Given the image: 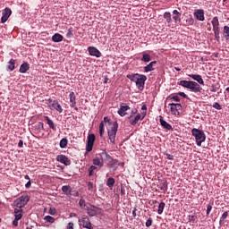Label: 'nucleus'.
Returning <instances> with one entry per match:
<instances>
[{
  "instance_id": "nucleus-1",
  "label": "nucleus",
  "mask_w": 229,
  "mask_h": 229,
  "mask_svg": "<svg viewBox=\"0 0 229 229\" xmlns=\"http://www.w3.org/2000/svg\"><path fill=\"white\" fill-rule=\"evenodd\" d=\"M105 126H106L107 135L109 137V140L112 144H115V137L117 135V130L119 128V124L117 122H113L109 120L107 116L104 117V120L99 124V135L103 137L105 134Z\"/></svg>"
},
{
  "instance_id": "nucleus-2",
  "label": "nucleus",
  "mask_w": 229,
  "mask_h": 229,
  "mask_svg": "<svg viewBox=\"0 0 229 229\" xmlns=\"http://www.w3.org/2000/svg\"><path fill=\"white\" fill-rule=\"evenodd\" d=\"M127 78L131 81H133V83L136 84L137 89H139L140 91L144 90L146 81L148 80V77L146 75L132 73V74H128Z\"/></svg>"
},
{
  "instance_id": "nucleus-3",
  "label": "nucleus",
  "mask_w": 229,
  "mask_h": 229,
  "mask_svg": "<svg viewBox=\"0 0 229 229\" xmlns=\"http://www.w3.org/2000/svg\"><path fill=\"white\" fill-rule=\"evenodd\" d=\"M191 134L193 137H195L196 144L199 147H201V144H203V142L207 140V136L205 135V132L202 130L193 128L191 130Z\"/></svg>"
},
{
  "instance_id": "nucleus-4",
  "label": "nucleus",
  "mask_w": 229,
  "mask_h": 229,
  "mask_svg": "<svg viewBox=\"0 0 229 229\" xmlns=\"http://www.w3.org/2000/svg\"><path fill=\"white\" fill-rule=\"evenodd\" d=\"M112 157L106 153V151H102L99 154V157H97L93 159V165L98 167H103L105 160H110Z\"/></svg>"
},
{
  "instance_id": "nucleus-5",
  "label": "nucleus",
  "mask_w": 229,
  "mask_h": 229,
  "mask_svg": "<svg viewBox=\"0 0 229 229\" xmlns=\"http://www.w3.org/2000/svg\"><path fill=\"white\" fill-rule=\"evenodd\" d=\"M29 201H30V196L21 195L20 198L15 199L14 205L15 207H17V208L22 209L23 207H26V205H28Z\"/></svg>"
},
{
  "instance_id": "nucleus-6",
  "label": "nucleus",
  "mask_w": 229,
  "mask_h": 229,
  "mask_svg": "<svg viewBox=\"0 0 229 229\" xmlns=\"http://www.w3.org/2000/svg\"><path fill=\"white\" fill-rule=\"evenodd\" d=\"M79 225L80 226H82V228L92 229V224L87 216H83L81 218H79Z\"/></svg>"
},
{
  "instance_id": "nucleus-7",
  "label": "nucleus",
  "mask_w": 229,
  "mask_h": 229,
  "mask_svg": "<svg viewBox=\"0 0 229 229\" xmlns=\"http://www.w3.org/2000/svg\"><path fill=\"white\" fill-rule=\"evenodd\" d=\"M22 209L14 208V220L13 221V226H19V221L22 219Z\"/></svg>"
},
{
  "instance_id": "nucleus-8",
  "label": "nucleus",
  "mask_w": 229,
  "mask_h": 229,
  "mask_svg": "<svg viewBox=\"0 0 229 229\" xmlns=\"http://www.w3.org/2000/svg\"><path fill=\"white\" fill-rule=\"evenodd\" d=\"M95 140H96V135L89 134L88 136L87 146H86V151H88V153H90V151H92V148H94Z\"/></svg>"
},
{
  "instance_id": "nucleus-9",
  "label": "nucleus",
  "mask_w": 229,
  "mask_h": 229,
  "mask_svg": "<svg viewBox=\"0 0 229 229\" xmlns=\"http://www.w3.org/2000/svg\"><path fill=\"white\" fill-rule=\"evenodd\" d=\"M188 89L191 90V92H201V90H203V89L201 88V86H199V84H198V82L192 81H190Z\"/></svg>"
},
{
  "instance_id": "nucleus-10",
  "label": "nucleus",
  "mask_w": 229,
  "mask_h": 229,
  "mask_svg": "<svg viewBox=\"0 0 229 229\" xmlns=\"http://www.w3.org/2000/svg\"><path fill=\"white\" fill-rule=\"evenodd\" d=\"M86 210L90 217H94V216H97V214L99 212V208L92 205L87 206Z\"/></svg>"
},
{
  "instance_id": "nucleus-11",
  "label": "nucleus",
  "mask_w": 229,
  "mask_h": 229,
  "mask_svg": "<svg viewBox=\"0 0 229 229\" xmlns=\"http://www.w3.org/2000/svg\"><path fill=\"white\" fill-rule=\"evenodd\" d=\"M170 110L173 114V115H180V110H182V105L181 104H169Z\"/></svg>"
},
{
  "instance_id": "nucleus-12",
  "label": "nucleus",
  "mask_w": 229,
  "mask_h": 229,
  "mask_svg": "<svg viewBox=\"0 0 229 229\" xmlns=\"http://www.w3.org/2000/svg\"><path fill=\"white\" fill-rule=\"evenodd\" d=\"M10 15H12V9L5 8L2 13L1 22L4 24V22L10 19Z\"/></svg>"
},
{
  "instance_id": "nucleus-13",
  "label": "nucleus",
  "mask_w": 229,
  "mask_h": 229,
  "mask_svg": "<svg viewBox=\"0 0 229 229\" xmlns=\"http://www.w3.org/2000/svg\"><path fill=\"white\" fill-rule=\"evenodd\" d=\"M88 51L90 56H95L96 58H101V52L96 48V47H89Z\"/></svg>"
},
{
  "instance_id": "nucleus-14",
  "label": "nucleus",
  "mask_w": 229,
  "mask_h": 229,
  "mask_svg": "<svg viewBox=\"0 0 229 229\" xmlns=\"http://www.w3.org/2000/svg\"><path fill=\"white\" fill-rule=\"evenodd\" d=\"M194 17L197 19V21H200L203 22L205 21V11L202 9H198L193 13Z\"/></svg>"
},
{
  "instance_id": "nucleus-15",
  "label": "nucleus",
  "mask_w": 229,
  "mask_h": 229,
  "mask_svg": "<svg viewBox=\"0 0 229 229\" xmlns=\"http://www.w3.org/2000/svg\"><path fill=\"white\" fill-rule=\"evenodd\" d=\"M56 160L64 165H71V160H69V157H65L64 155H58L56 157Z\"/></svg>"
},
{
  "instance_id": "nucleus-16",
  "label": "nucleus",
  "mask_w": 229,
  "mask_h": 229,
  "mask_svg": "<svg viewBox=\"0 0 229 229\" xmlns=\"http://www.w3.org/2000/svg\"><path fill=\"white\" fill-rule=\"evenodd\" d=\"M146 117V112H143L142 114H138L134 119H131L130 120V124H131V126H135V124H137V123H139V121H140V119H144Z\"/></svg>"
},
{
  "instance_id": "nucleus-17",
  "label": "nucleus",
  "mask_w": 229,
  "mask_h": 229,
  "mask_svg": "<svg viewBox=\"0 0 229 229\" xmlns=\"http://www.w3.org/2000/svg\"><path fill=\"white\" fill-rule=\"evenodd\" d=\"M130 110V106L126 104H122L120 106V108L118 109V114H120L121 117H124L126 115V112Z\"/></svg>"
},
{
  "instance_id": "nucleus-18",
  "label": "nucleus",
  "mask_w": 229,
  "mask_h": 229,
  "mask_svg": "<svg viewBox=\"0 0 229 229\" xmlns=\"http://www.w3.org/2000/svg\"><path fill=\"white\" fill-rule=\"evenodd\" d=\"M190 78L197 81L199 85H205V81H203V78L199 74H188Z\"/></svg>"
},
{
  "instance_id": "nucleus-19",
  "label": "nucleus",
  "mask_w": 229,
  "mask_h": 229,
  "mask_svg": "<svg viewBox=\"0 0 229 229\" xmlns=\"http://www.w3.org/2000/svg\"><path fill=\"white\" fill-rule=\"evenodd\" d=\"M69 98L71 103L70 106H72V108H74L75 110H78V107H76V95L74 94V91L70 92Z\"/></svg>"
},
{
  "instance_id": "nucleus-20",
  "label": "nucleus",
  "mask_w": 229,
  "mask_h": 229,
  "mask_svg": "<svg viewBox=\"0 0 229 229\" xmlns=\"http://www.w3.org/2000/svg\"><path fill=\"white\" fill-rule=\"evenodd\" d=\"M211 24L213 26V31L214 33L217 34V30H219V19L217 18V16H215L212 21H211Z\"/></svg>"
},
{
  "instance_id": "nucleus-21",
  "label": "nucleus",
  "mask_w": 229,
  "mask_h": 229,
  "mask_svg": "<svg viewBox=\"0 0 229 229\" xmlns=\"http://www.w3.org/2000/svg\"><path fill=\"white\" fill-rule=\"evenodd\" d=\"M49 103H52V106L55 108V110H56L57 112H59V114H62V112H64V109L62 108V106L60 105V103H58L57 100H48Z\"/></svg>"
},
{
  "instance_id": "nucleus-22",
  "label": "nucleus",
  "mask_w": 229,
  "mask_h": 229,
  "mask_svg": "<svg viewBox=\"0 0 229 229\" xmlns=\"http://www.w3.org/2000/svg\"><path fill=\"white\" fill-rule=\"evenodd\" d=\"M155 65H157V61L150 62L148 65L144 66V72H151V71H155Z\"/></svg>"
},
{
  "instance_id": "nucleus-23",
  "label": "nucleus",
  "mask_w": 229,
  "mask_h": 229,
  "mask_svg": "<svg viewBox=\"0 0 229 229\" xmlns=\"http://www.w3.org/2000/svg\"><path fill=\"white\" fill-rule=\"evenodd\" d=\"M159 117H160L159 123H160L161 126L163 128H165V130H168V131L173 130V126L171 124H169V123L165 122V120H164V118L162 116H159Z\"/></svg>"
},
{
  "instance_id": "nucleus-24",
  "label": "nucleus",
  "mask_w": 229,
  "mask_h": 229,
  "mask_svg": "<svg viewBox=\"0 0 229 229\" xmlns=\"http://www.w3.org/2000/svg\"><path fill=\"white\" fill-rule=\"evenodd\" d=\"M72 190V188H71V186H69V185H64L62 187V191L67 196V198H71V191Z\"/></svg>"
},
{
  "instance_id": "nucleus-25",
  "label": "nucleus",
  "mask_w": 229,
  "mask_h": 229,
  "mask_svg": "<svg viewBox=\"0 0 229 229\" xmlns=\"http://www.w3.org/2000/svg\"><path fill=\"white\" fill-rule=\"evenodd\" d=\"M20 72L21 74L26 73L27 71H30V64L28 63H23L21 66H20Z\"/></svg>"
},
{
  "instance_id": "nucleus-26",
  "label": "nucleus",
  "mask_w": 229,
  "mask_h": 229,
  "mask_svg": "<svg viewBox=\"0 0 229 229\" xmlns=\"http://www.w3.org/2000/svg\"><path fill=\"white\" fill-rule=\"evenodd\" d=\"M45 119H46L47 124H48L49 128H51V130H53L54 131H56V126L55 125V123L53 122V120H50L48 118V116H45Z\"/></svg>"
},
{
  "instance_id": "nucleus-27",
  "label": "nucleus",
  "mask_w": 229,
  "mask_h": 229,
  "mask_svg": "<svg viewBox=\"0 0 229 229\" xmlns=\"http://www.w3.org/2000/svg\"><path fill=\"white\" fill-rule=\"evenodd\" d=\"M63 40L64 36H62L60 33H55L54 36H52L53 42H62Z\"/></svg>"
},
{
  "instance_id": "nucleus-28",
  "label": "nucleus",
  "mask_w": 229,
  "mask_h": 229,
  "mask_svg": "<svg viewBox=\"0 0 229 229\" xmlns=\"http://www.w3.org/2000/svg\"><path fill=\"white\" fill-rule=\"evenodd\" d=\"M173 19L174 21V22H180L182 20L180 19V12H178V10H174L173 11Z\"/></svg>"
},
{
  "instance_id": "nucleus-29",
  "label": "nucleus",
  "mask_w": 229,
  "mask_h": 229,
  "mask_svg": "<svg viewBox=\"0 0 229 229\" xmlns=\"http://www.w3.org/2000/svg\"><path fill=\"white\" fill-rule=\"evenodd\" d=\"M141 62L148 63L151 62V55L146 52L142 53Z\"/></svg>"
},
{
  "instance_id": "nucleus-30",
  "label": "nucleus",
  "mask_w": 229,
  "mask_h": 229,
  "mask_svg": "<svg viewBox=\"0 0 229 229\" xmlns=\"http://www.w3.org/2000/svg\"><path fill=\"white\" fill-rule=\"evenodd\" d=\"M106 185L109 189H114V185H115V179L109 177L106 181Z\"/></svg>"
},
{
  "instance_id": "nucleus-31",
  "label": "nucleus",
  "mask_w": 229,
  "mask_h": 229,
  "mask_svg": "<svg viewBox=\"0 0 229 229\" xmlns=\"http://www.w3.org/2000/svg\"><path fill=\"white\" fill-rule=\"evenodd\" d=\"M69 140H67V138H63L60 140L59 146L62 149H65V148H67V144H68Z\"/></svg>"
},
{
  "instance_id": "nucleus-32",
  "label": "nucleus",
  "mask_w": 229,
  "mask_h": 229,
  "mask_svg": "<svg viewBox=\"0 0 229 229\" xmlns=\"http://www.w3.org/2000/svg\"><path fill=\"white\" fill-rule=\"evenodd\" d=\"M8 64H8L9 71L11 72L13 71V69H15V60L11 59Z\"/></svg>"
},
{
  "instance_id": "nucleus-33",
  "label": "nucleus",
  "mask_w": 229,
  "mask_h": 229,
  "mask_svg": "<svg viewBox=\"0 0 229 229\" xmlns=\"http://www.w3.org/2000/svg\"><path fill=\"white\" fill-rule=\"evenodd\" d=\"M164 19H165V21H166V22H168V24H171V21H172V19H171V13L165 12L164 13Z\"/></svg>"
},
{
  "instance_id": "nucleus-34",
  "label": "nucleus",
  "mask_w": 229,
  "mask_h": 229,
  "mask_svg": "<svg viewBox=\"0 0 229 229\" xmlns=\"http://www.w3.org/2000/svg\"><path fill=\"white\" fill-rule=\"evenodd\" d=\"M165 208V203L164 202H161L159 205H158V210H157V214L162 215V213L164 212V208Z\"/></svg>"
},
{
  "instance_id": "nucleus-35",
  "label": "nucleus",
  "mask_w": 229,
  "mask_h": 229,
  "mask_svg": "<svg viewBox=\"0 0 229 229\" xmlns=\"http://www.w3.org/2000/svg\"><path fill=\"white\" fill-rule=\"evenodd\" d=\"M190 82L191 81H180L179 85H181V87H184V89H189Z\"/></svg>"
},
{
  "instance_id": "nucleus-36",
  "label": "nucleus",
  "mask_w": 229,
  "mask_h": 229,
  "mask_svg": "<svg viewBox=\"0 0 229 229\" xmlns=\"http://www.w3.org/2000/svg\"><path fill=\"white\" fill-rule=\"evenodd\" d=\"M224 37L225 38L226 40H229V27L228 26L224 27Z\"/></svg>"
},
{
  "instance_id": "nucleus-37",
  "label": "nucleus",
  "mask_w": 229,
  "mask_h": 229,
  "mask_svg": "<svg viewBox=\"0 0 229 229\" xmlns=\"http://www.w3.org/2000/svg\"><path fill=\"white\" fill-rule=\"evenodd\" d=\"M88 185V191H90V192H95L96 191V186H94V183L89 182L87 183Z\"/></svg>"
},
{
  "instance_id": "nucleus-38",
  "label": "nucleus",
  "mask_w": 229,
  "mask_h": 229,
  "mask_svg": "<svg viewBox=\"0 0 229 229\" xmlns=\"http://www.w3.org/2000/svg\"><path fill=\"white\" fill-rule=\"evenodd\" d=\"M79 205H80L81 208H82L83 210L87 209V204H85V199H80Z\"/></svg>"
},
{
  "instance_id": "nucleus-39",
  "label": "nucleus",
  "mask_w": 229,
  "mask_h": 229,
  "mask_svg": "<svg viewBox=\"0 0 229 229\" xmlns=\"http://www.w3.org/2000/svg\"><path fill=\"white\" fill-rule=\"evenodd\" d=\"M44 221H46V223H55V217L51 216H46L44 217Z\"/></svg>"
},
{
  "instance_id": "nucleus-40",
  "label": "nucleus",
  "mask_w": 229,
  "mask_h": 229,
  "mask_svg": "<svg viewBox=\"0 0 229 229\" xmlns=\"http://www.w3.org/2000/svg\"><path fill=\"white\" fill-rule=\"evenodd\" d=\"M97 167L95 165H91L89 168V176H92L94 171H96Z\"/></svg>"
},
{
  "instance_id": "nucleus-41",
  "label": "nucleus",
  "mask_w": 229,
  "mask_h": 229,
  "mask_svg": "<svg viewBox=\"0 0 229 229\" xmlns=\"http://www.w3.org/2000/svg\"><path fill=\"white\" fill-rule=\"evenodd\" d=\"M72 196L74 197V198H78V196H80V193L78 192V191H76V190H72L71 191V198H72Z\"/></svg>"
},
{
  "instance_id": "nucleus-42",
  "label": "nucleus",
  "mask_w": 229,
  "mask_h": 229,
  "mask_svg": "<svg viewBox=\"0 0 229 229\" xmlns=\"http://www.w3.org/2000/svg\"><path fill=\"white\" fill-rule=\"evenodd\" d=\"M226 217H228V212H224L223 215L220 217V223H223V221H225V219H226Z\"/></svg>"
},
{
  "instance_id": "nucleus-43",
  "label": "nucleus",
  "mask_w": 229,
  "mask_h": 229,
  "mask_svg": "<svg viewBox=\"0 0 229 229\" xmlns=\"http://www.w3.org/2000/svg\"><path fill=\"white\" fill-rule=\"evenodd\" d=\"M48 214H50V216H55L56 208H50L49 210H48Z\"/></svg>"
},
{
  "instance_id": "nucleus-44",
  "label": "nucleus",
  "mask_w": 229,
  "mask_h": 229,
  "mask_svg": "<svg viewBox=\"0 0 229 229\" xmlns=\"http://www.w3.org/2000/svg\"><path fill=\"white\" fill-rule=\"evenodd\" d=\"M36 128H38V130H39V131L44 130V123H42V122L38 123L36 125Z\"/></svg>"
},
{
  "instance_id": "nucleus-45",
  "label": "nucleus",
  "mask_w": 229,
  "mask_h": 229,
  "mask_svg": "<svg viewBox=\"0 0 229 229\" xmlns=\"http://www.w3.org/2000/svg\"><path fill=\"white\" fill-rule=\"evenodd\" d=\"M110 167H111V169H113V171H117L119 165L117 163H113V164H111Z\"/></svg>"
},
{
  "instance_id": "nucleus-46",
  "label": "nucleus",
  "mask_w": 229,
  "mask_h": 229,
  "mask_svg": "<svg viewBox=\"0 0 229 229\" xmlns=\"http://www.w3.org/2000/svg\"><path fill=\"white\" fill-rule=\"evenodd\" d=\"M213 108H215L216 110H221V105L217 102L213 104Z\"/></svg>"
},
{
  "instance_id": "nucleus-47",
  "label": "nucleus",
  "mask_w": 229,
  "mask_h": 229,
  "mask_svg": "<svg viewBox=\"0 0 229 229\" xmlns=\"http://www.w3.org/2000/svg\"><path fill=\"white\" fill-rule=\"evenodd\" d=\"M151 225H153V220L151 218H148L146 222L147 228H149V226H151Z\"/></svg>"
},
{
  "instance_id": "nucleus-48",
  "label": "nucleus",
  "mask_w": 229,
  "mask_h": 229,
  "mask_svg": "<svg viewBox=\"0 0 229 229\" xmlns=\"http://www.w3.org/2000/svg\"><path fill=\"white\" fill-rule=\"evenodd\" d=\"M210 212H212V206L208 205V207H207V216H208L210 214Z\"/></svg>"
},
{
  "instance_id": "nucleus-49",
  "label": "nucleus",
  "mask_w": 229,
  "mask_h": 229,
  "mask_svg": "<svg viewBox=\"0 0 229 229\" xmlns=\"http://www.w3.org/2000/svg\"><path fill=\"white\" fill-rule=\"evenodd\" d=\"M171 99H174V101H177V103H180V97H178L177 95L173 96Z\"/></svg>"
},
{
  "instance_id": "nucleus-50",
  "label": "nucleus",
  "mask_w": 229,
  "mask_h": 229,
  "mask_svg": "<svg viewBox=\"0 0 229 229\" xmlns=\"http://www.w3.org/2000/svg\"><path fill=\"white\" fill-rule=\"evenodd\" d=\"M72 35V30L69 29L67 34H66V37L67 38H71V36Z\"/></svg>"
},
{
  "instance_id": "nucleus-51",
  "label": "nucleus",
  "mask_w": 229,
  "mask_h": 229,
  "mask_svg": "<svg viewBox=\"0 0 229 229\" xmlns=\"http://www.w3.org/2000/svg\"><path fill=\"white\" fill-rule=\"evenodd\" d=\"M67 228H68V229H74V224H72V223L70 222V223L68 224V225H67Z\"/></svg>"
},
{
  "instance_id": "nucleus-52",
  "label": "nucleus",
  "mask_w": 229,
  "mask_h": 229,
  "mask_svg": "<svg viewBox=\"0 0 229 229\" xmlns=\"http://www.w3.org/2000/svg\"><path fill=\"white\" fill-rule=\"evenodd\" d=\"M22 146H24V142L22 141V140H20V141L18 142V148H22Z\"/></svg>"
},
{
  "instance_id": "nucleus-53",
  "label": "nucleus",
  "mask_w": 229,
  "mask_h": 229,
  "mask_svg": "<svg viewBox=\"0 0 229 229\" xmlns=\"http://www.w3.org/2000/svg\"><path fill=\"white\" fill-rule=\"evenodd\" d=\"M167 159L168 160H173L174 158V156L170 155V154H166Z\"/></svg>"
},
{
  "instance_id": "nucleus-54",
  "label": "nucleus",
  "mask_w": 229,
  "mask_h": 229,
  "mask_svg": "<svg viewBox=\"0 0 229 229\" xmlns=\"http://www.w3.org/2000/svg\"><path fill=\"white\" fill-rule=\"evenodd\" d=\"M26 189H30V187H31V181H29L26 184H25Z\"/></svg>"
},
{
  "instance_id": "nucleus-55",
  "label": "nucleus",
  "mask_w": 229,
  "mask_h": 229,
  "mask_svg": "<svg viewBox=\"0 0 229 229\" xmlns=\"http://www.w3.org/2000/svg\"><path fill=\"white\" fill-rule=\"evenodd\" d=\"M179 94V96H181L182 98H187V95L184 93V92H179L178 93Z\"/></svg>"
},
{
  "instance_id": "nucleus-56",
  "label": "nucleus",
  "mask_w": 229,
  "mask_h": 229,
  "mask_svg": "<svg viewBox=\"0 0 229 229\" xmlns=\"http://www.w3.org/2000/svg\"><path fill=\"white\" fill-rule=\"evenodd\" d=\"M137 112H138L137 108H133L131 110V115H135V114H137Z\"/></svg>"
},
{
  "instance_id": "nucleus-57",
  "label": "nucleus",
  "mask_w": 229,
  "mask_h": 229,
  "mask_svg": "<svg viewBox=\"0 0 229 229\" xmlns=\"http://www.w3.org/2000/svg\"><path fill=\"white\" fill-rule=\"evenodd\" d=\"M215 38H216V40H219V30H217V34L215 33Z\"/></svg>"
},
{
  "instance_id": "nucleus-58",
  "label": "nucleus",
  "mask_w": 229,
  "mask_h": 229,
  "mask_svg": "<svg viewBox=\"0 0 229 229\" xmlns=\"http://www.w3.org/2000/svg\"><path fill=\"white\" fill-rule=\"evenodd\" d=\"M141 110H143V111H144V110H148V107L146 106V105H144V106H141Z\"/></svg>"
},
{
  "instance_id": "nucleus-59",
  "label": "nucleus",
  "mask_w": 229,
  "mask_h": 229,
  "mask_svg": "<svg viewBox=\"0 0 229 229\" xmlns=\"http://www.w3.org/2000/svg\"><path fill=\"white\" fill-rule=\"evenodd\" d=\"M174 69H175L178 72H180V71H182V69H180L179 67H174Z\"/></svg>"
},
{
  "instance_id": "nucleus-60",
  "label": "nucleus",
  "mask_w": 229,
  "mask_h": 229,
  "mask_svg": "<svg viewBox=\"0 0 229 229\" xmlns=\"http://www.w3.org/2000/svg\"><path fill=\"white\" fill-rule=\"evenodd\" d=\"M70 216H71V217H76V214L72 213V214L70 215Z\"/></svg>"
},
{
  "instance_id": "nucleus-61",
  "label": "nucleus",
  "mask_w": 229,
  "mask_h": 229,
  "mask_svg": "<svg viewBox=\"0 0 229 229\" xmlns=\"http://www.w3.org/2000/svg\"><path fill=\"white\" fill-rule=\"evenodd\" d=\"M132 215L135 217L137 216V213L135 212V209L132 211Z\"/></svg>"
},
{
  "instance_id": "nucleus-62",
  "label": "nucleus",
  "mask_w": 229,
  "mask_h": 229,
  "mask_svg": "<svg viewBox=\"0 0 229 229\" xmlns=\"http://www.w3.org/2000/svg\"><path fill=\"white\" fill-rule=\"evenodd\" d=\"M25 180H29L30 182V175H25Z\"/></svg>"
},
{
  "instance_id": "nucleus-63",
  "label": "nucleus",
  "mask_w": 229,
  "mask_h": 229,
  "mask_svg": "<svg viewBox=\"0 0 229 229\" xmlns=\"http://www.w3.org/2000/svg\"><path fill=\"white\" fill-rule=\"evenodd\" d=\"M104 83H108V78H106Z\"/></svg>"
},
{
  "instance_id": "nucleus-64",
  "label": "nucleus",
  "mask_w": 229,
  "mask_h": 229,
  "mask_svg": "<svg viewBox=\"0 0 229 229\" xmlns=\"http://www.w3.org/2000/svg\"><path fill=\"white\" fill-rule=\"evenodd\" d=\"M226 91H227V92H229V87H228V88H226Z\"/></svg>"
}]
</instances>
